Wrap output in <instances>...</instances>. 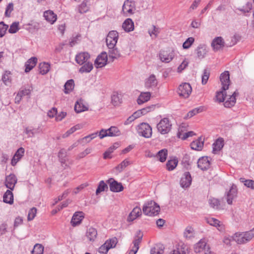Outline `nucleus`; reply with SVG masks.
<instances>
[{
    "label": "nucleus",
    "instance_id": "09e8293b",
    "mask_svg": "<svg viewBox=\"0 0 254 254\" xmlns=\"http://www.w3.org/2000/svg\"><path fill=\"white\" fill-rule=\"evenodd\" d=\"M178 160L177 159H174L172 160H170L168 161L166 164V167L167 169L169 171L173 170L177 166L178 164Z\"/></svg>",
    "mask_w": 254,
    "mask_h": 254
},
{
    "label": "nucleus",
    "instance_id": "f3484780",
    "mask_svg": "<svg viewBox=\"0 0 254 254\" xmlns=\"http://www.w3.org/2000/svg\"><path fill=\"white\" fill-rule=\"evenodd\" d=\"M220 79L222 85V89L226 91L228 89L230 84V75L229 71H225L220 76Z\"/></svg>",
    "mask_w": 254,
    "mask_h": 254
},
{
    "label": "nucleus",
    "instance_id": "e2e57ef3",
    "mask_svg": "<svg viewBox=\"0 0 254 254\" xmlns=\"http://www.w3.org/2000/svg\"><path fill=\"white\" fill-rule=\"evenodd\" d=\"M209 75L210 72L209 70L207 69H204L203 71V73L202 75L201 83L202 84L204 85L207 83L209 77Z\"/></svg>",
    "mask_w": 254,
    "mask_h": 254
},
{
    "label": "nucleus",
    "instance_id": "8fccbe9b",
    "mask_svg": "<svg viewBox=\"0 0 254 254\" xmlns=\"http://www.w3.org/2000/svg\"><path fill=\"white\" fill-rule=\"evenodd\" d=\"M44 251V247L41 244H36L33 251H32V254H43Z\"/></svg>",
    "mask_w": 254,
    "mask_h": 254
},
{
    "label": "nucleus",
    "instance_id": "49530a36",
    "mask_svg": "<svg viewBox=\"0 0 254 254\" xmlns=\"http://www.w3.org/2000/svg\"><path fill=\"white\" fill-rule=\"evenodd\" d=\"M108 189V186L104 181H101L99 182L97 189L96 190V194L98 195L101 192L106 190Z\"/></svg>",
    "mask_w": 254,
    "mask_h": 254
},
{
    "label": "nucleus",
    "instance_id": "603ef678",
    "mask_svg": "<svg viewBox=\"0 0 254 254\" xmlns=\"http://www.w3.org/2000/svg\"><path fill=\"white\" fill-rule=\"evenodd\" d=\"M105 243L106 245L107 244L108 248H109V249H110L116 247L118 243V239L117 238L114 237L106 241Z\"/></svg>",
    "mask_w": 254,
    "mask_h": 254
},
{
    "label": "nucleus",
    "instance_id": "dca6fc26",
    "mask_svg": "<svg viewBox=\"0 0 254 254\" xmlns=\"http://www.w3.org/2000/svg\"><path fill=\"white\" fill-rule=\"evenodd\" d=\"M17 181L16 176L13 174H10L5 177V185L9 190H13Z\"/></svg>",
    "mask_w": 254,
    "mask_h": 254
},
{
    "label": "nucleus",
    "instance_id": "2eb2a0df",
    "mask_svg": "<svg viewBox=\"0 0 254 254\" xmlns=\"http://www.w3.org/2000/svg\"><path fill=\"white\" fill-rule=\"evenodd\" d=\"M211 45L213 51L216 52L224 47L225 41L222 37H217L212 40Z\"/></svg>",
    "mask_w": 254,
    "mask_h": 254
},
{
    "label": "nucleus",
    "instance_id": "a18cd8bd",
    "mask_svg": "<svg viewBox=\"0 0 254 254\" xmlns=\"http://www.w3.org/2000/svg\"><path fill=\"white\" fill-rule=\"evenodd\" d=\"M164 247L162 245H159L152 248L150 250V254H163Z\"/></svg>",
    "mask_w": 254,
    "mask_h": 254
},
{
    "label": "nucleus",
    "instance_id": "a878e982",
    "mask_svg": "<svg viewBox=\"0 0 254 254\" xmlns=\"http://www.w3.org/2000/svg\"><path fill=\"white\" fill-rule=\"evenodd\" d=\"M184 237L187 240H190L195 236V231L193 228L190 226H188L183 233Z\"/></svg>",
    "mask_w": 254,
    "mask_h": 254
},
{
    "label": "nucleus",
    "instance_id": "1a4fd4ad",
    "mask_svg": "<svg viewBox=\"0 0 254 254\" xmlns=\"http://www.w3.org/2000/svg\"><path fill=\"white\" fill-rule=\"evenodd\" d=\"M143 237V233L141 231L138 230L133 241V246L128 254H135L139 249V245L141 243Z\"/></svg>",
    "mask_w": 254,
    "mask_h": 254
},
{
    "label": "nucleus",
    "instance_id": "9b49d317",
    "mask_svg": "<svg viewBox=\"0 0 254 254\" xmlns=\"http://www.w3.org/2000/svg\"><path fill=\"white\" fill-rule=\"evenodd\" d=\"M238 194V189L236 185L233 184L229 190L226 193V201L228 204L232 205L233 200L236 198Z\"/></svg>",
    "mask_w": 254,
    "mask_h": 254
},
{
    "label": "nucleus",
    "instance_id": "680f3d73",
    "mask_svg": "<svg viewBox=\"0 0 254 254\" xmlns=\"http://www.w3.org/2000/svg\"><path fill=\"white\" fill-rule=\"evenodd\" d=\"M8 26L3 22H0V37H2L5 34Z\"/></svg>",
    "mask_w": 254,
    "mask_h": 254
},
{
    "label": "nucleus",
    "instance_id": "0e129e2a",
    "mask_svg": "<svg viewBox=\"0 0 254 254\" xmlns=\"http://www.w3.org/2000/svg\"><path fill=\"white\" fill-rule=\"evenodd\" d=\"M202 111V109L200 107L195 108L191 111H190L187 115L186 118H191L193 116L196 115L198 113H200Z\"/></svg>",
    "mask_w": 254,
    "mask_h": 254
},
{
    "label": "nucleus",
    "instance_id": "423d86ee",
    "mask_svg": "<svg viewBox=\"0 0 254 254\" xmlns=\"http://www.w3.org/2000/svg\"><path fill=\"white\" fill-rule=\"evenodd\" d=\"M136 10L134 1L129 0L125 1L122 7V12L125 16H129L134 13Z\"/></svg>",
    "mask_w": 254,
    "mask_h": 254
},
{
    "label": "nucleus",
    "instance_id": "bf43d9fd",
    "mask_svg": "<svg viewBox=\"0 0 254 254\" xmlns=\"http://www.w3.org/2000/svg\"><path fill=\"white\" fill-rule=\"evenodd\" d=\"M89 10V8L87 5L86 2L83 1L78 7V11L80 13H84L87 12Z\"/></svg>",
    "mask_w": 254,
    "mask_h": 254
},
{
    "label": "nucleus",
    "instance_id": "f257e3e1",
    "mask_svg": "<svg viewBox=\"0 0 254 254\" xmlns=\"http://www.w3.org/2000/svg\"><path fill=\"white\" fill-rule=\"evenodd\" d=\"M232 238L239 245L245 244L254 238V228L248 231L236 232Z\"/></svg>",
    "mask_w": 254,
    "mask_h": 254
},
{
    "label": "nucleus",
    "instance_id": "4468645a",
    "mask_svg": "<svg viewBox=\"0 0 254 254\" xmlns=\"http://www.w3.org/2000/svg\"><path fill=\"white\" fill-rule=\"evenodd\" d=\"M206 222L211 226L217 228L218 230L223 232L225 230V226L223 223L214 218L210 217L205 219Z\"/></svg>",
    "mask_w": 254,
    "mask_h": 254
},
{
    "label": "nucleus",
    "instance_id": "e433bc0d",
    "mask_svg": "<svg viewBox=\"0 0 254 254\" xmlns=\"http://www.w3.org/2000/svg\"><path fill=\"white\" fill-rule=\"evenodd\" d=\"M223 139L222 138L217 139L213 144V153L216 154L223 147Z\"/></svg>",
    "mask_w": 254,
    "mask_h": 254
},
{
    "label": "nucleus",
    "instance_id": "052dcab7",
    "mask_svg": "<svg viewBox=\"0 0 254 254\" xmlns=\"http://www.w3.org/2000/svg\"><path fill=\"white\" fill-rule=\"evenodd\" d=\"M25 132L30 137L34 136L35 134L38 133V129L37 128H29L28 127L26 128Z\"/></svg>",
    "mask_w": 254,
    "mask_h": 254
},
{
    "label": "nucleus",
    "instance_id": "de8ad7c7",
    "mask_svg": "<svg viewBox=\"0 0 254 254\" xmlns=\"http://www.w3.org/2000/svg\"><path fill=\"white\" fill-rule=\"evenodd\" d=\"M93 68V65L92 63L87 62L85 64L81 66L79 69V72L81 73L89 72Z\"/></svg>",
    "mask_w": 254,
    "mask_h": 254
},
{
    "label": "nucleus",
    "instance_id": "ea45409f",
    "mask_svg": "<svg viewBox=\"0 0 254 254\" xmlns=\"http://www.w3.org/2000/svg\"><path fill=\"white\" fill-rule=\"evenodd\" d=\"M50 64L47 63H42L39 64V72L42 74H47L50 70Z\"/></svg>",
    "mask_w": 254,
    "mask_h": 254
},
{
    "label": "nucleus",
    "instance_id": "7ed1b4c3",
    "mask_svg": "<svg viewBox=\"0 0 254 254\" xmlns=\"http://www.w3.org/2000/svg\"><path fill=\"white\" fill-rule=\"evenodd\" d=\"M160 210L159 205L154 201L145 203L142 208L143 213L150 216L157 215Z\"/></svg>",
    "mask_w": 254,
    "mask_h": 254
},
{
    "label": "nucleus",
    "instance_id": "a211bd4d",
    "mask_svg": "<svg viewBox=\"0 0 254 254\" xmlns=\"http://www.w3.org/2000/svg\"><path fill=\"white\" fill-rule=\"evenodd\" d=\"M107 55L106 52H102L95 61V65L97 68L105 66L107 62Z\"/></svg>",
    "mask_w": 254,
    "mask_h": 254
},
{
    "label": "nucleus",
    "instance_id": "69168bd1",
    "mask_svg": "<svg viewBox=\"0 0 254 254\" xmlns=\"http://www.w3.org/2000/svg\"><path fill=\"white\" fill-rule=\"evenodd\" d=\"M13 10V4L12 2L9 3L7 5L4 15L6 17H10L11 12Z\"/></svg>",
    "mask_w": 254,
    "mask_h": 254
},
{
    "label": "nucleus",
    "instance_id": "c03bdc74",
    "mask_svg": "<svg viewBox=\"0 0 254 254\" xmlns=\"http://www.w3.org/2000/svg\"><path fill=\"white\" fill-rule=\"evenodd\" d=\"M130 164V162L128 160L125 159L119 165L116 166L115 167V169L118 173H121Z\"/></svg>",
    "mask_w": 254,
    "mask_h": 254
},
{
    "label": "nucleus",
    "instance_id": "a19ab883",
    "mask_svg": "<svg viewBox=\"0 0 254 254\" xmlns=\"http://www.w3.org/2000/svg\"><path fill=\"white\" fill-rule=\"evenodd\" d=\"M167 155V150L166 149H163L158 152V153L156 154V157L158 158L160 162H163L166 160Z\"/></svg>",
    "mask_w": 254,
    "mask_h": 254
},
{
    "label": "nucleus",
    "instance_id": "aec40b11",
    "mask_svg": "<svg viewBox=\"0 0 254 254\" xmlns=\"http://www.w3.org/2000/svg\"><path fill=\"white\" fill-rule=\"evenodd\" d=\"M238 93L235 91L232 95L229 96V97L227 98L226 97V101L224 103V105L226 108H231L234 106L236 103V96L238 95Z\"/></svg>",
    "mask_w": 254,
    "mask_h": 254
},
{
    "label": "nucleus",
    "instance_id": "0eeeda50",
    "mask_svg": "<svg viewBox=\"0 0 254 254\" xmlns=\"http://www.w3.org/2000/svg\"><path fill=\"white\" fill-rule=\"evenodd\" d=\"M137 130L139 135L145 138H150L152 135V128L147 123L140 124L138 125Z\"/></svg>",
    "mask_w": 254,
    "mask_h": 254
},
{
    "label": "nucleus",
    "instance_id": "4be33fe9",
    "mask_svg": "<svg viewBox=\"0 0 254 254\" xmlns=\"http://www.w3.org/2000/svg\"><path fill=\"white\" fill-rule=\"evenodd\" d=\"M24 153V149L22 147L19 148L14 154L11 162L12 166H14L21 159Z\"/></svg>",
    "mask_w": 254,
    "mask_h": 254
},
{
    "label": "nucleus",
    "instance_id": "72a5a7b5",
    "mask_svg": "<svg viewBox=\"0 0 254 254\" xmlns=\"http://www.w3.org/2000/svg\"><path fill=\"white\" fill-rule=\"evenodd\" d=\"M142 212L140 208L136 206L134 207L129 213L127 219L128 221H132L140 216Z\"/></svg>",
    "mask_w": 254,
    "mask_h": 254
},
{
    "label": "nucleus",
    "instance_id": "393cba45",
    "mask_svg": "<svg viewBox=\"0 0 254 254\" xmlns=\"http://www.w3.org/2000/svg\"><path fill=\"white\" fill-rule=\"evenodd\" d=\"M44 17L48 22L52 24H54L57 19V15L51 10L45 11L44 13Z\"/></svg>",
    "mask_w": 254,
    "mask_h": 254
},
{
    "label": "nucleus",
    "instance_id": "6e6d98bb",
    "mask_svg": "<svg viewBox=\"0 0 254 254\" xmlns=\"http://www.w3.org/2000/svg\"><path fill=\"white\" fill-rule=\"evenodd\" d=\"M37 213V209L35 207H32L31 208L28 214L27 220L30 221L32 220L36 216Z\"/></svg>",
    "mask_w": 254,
    "mask_h": 254
},
{
    "label": "nucleus",
    "instance_id": "39448f33",
    "mask_svg": "<svg viewBox=\"0 0 254 254\" xmlns=\"http://www.w3.org/2000/svg\"><path fill=\"white\" fill-rule=\"evenodd\" d=\"M121 135V131L118 127L112 126L107 129H102L99 132V136L102 139L107 136H117Z\"/></svg>",
    "mask_w": 254,
    "mask_h": 254
},
{
    "label": "nucleus",
    "instance_id": "c756f323",
    "mask_svg": "<svg viewBox=\"0 0 254 254\" xmlns=\"http://www.w3.org/2000/svg\"><path fill=\"white\" fill-rule=\"evenodd\" d=\"M157 84L155 76L153 74L151 75L147 79H146L145 82V86L147 89L155 87Z\"/></svg>",
    "mask_w": 254,
    "mask_h": 254
},
{
    "label": "nucleus",
    "instance_id": "79ce46f5",
    "mask_svg": "<svg viewBox=\"0 0 254 254\" xmlns=\"http://www.w3.org/2000/svg\"><path fill=\"white\" fill-rule=\"evenodd\" d=\"M226 97V94L225 91L222 89L221 91H217L216 92L214 100L215 101L219 102H224Z\"/></svg>",
    "mask_w": 254,
    "mask_h": 254
},
{
    "label": "nucleus",
    "instance_id": "3c124183",
    "mask_svg": "<svg viewBox=\"0 0 254 254\" xmlns=\"http://www.w3.org/2000/svg\"><path fill=\"white\" fill-rule=\"evenodd\" d=\"M241 182L243 183L246 187L252 189H254V181L252 180H245V178H241L240 179Z\"/></svg>",
    "mask_w": 254,
    "mask_h": 254
},
{
    "label": "nucleus",
    "instance_id": "bb28decb",
    "mask_svg": "<svg viewBox=\"0 0 254 254\" xmlns=\"http://www.w3.org/2000/svg\"><path fill=\"white\" fill-rule=\"evenodd\" d=\"M150 92H141L137 99V103L138 105H141L148 101L150 100Z\"/></svg>",
    "mask_w": 254,
    "mask_h": 254
},
{
    "label": "nucleus",
    "instance_id": "13d9d810",
    "mask_svg": "<svg viewBox=\"0 0 254 254\" xmlns=\"http://www.w3.org/2000/svg\"><path fill=\"white\" fill-rule=\"evenodd\" d=\"M156 108L155 105H151L145 108L140 109L142 115H146L149 112L153 111Z\"/></svg>",
    "mask_w": 254,
    "mask_h": 254
},
{
    "label": "nucleus",
    "instance_id": "f704fd0d",
    "mask_svg": "<svg viewBox=\"0 0 254 254\" xmlns=\"http://www.w3.org/2000/svg\"><path fill=\"white\" fill-rule=\"evenodd\" d=\"M87 110L88 107L83 104L82 100L80 99L76 102L74 105V110L76 113H81Z\"/></svg>",
    "mask_w": 254,
    "mask_h": 254
},
{
    "label": "nucleus",
    "instance_id": "b1692460",
    "mask_svg": "<svg viewBox=\"0 0 254 254\" xmlns=\"http://www.w3.org/2000/svg\"><path fill=\"white\" fill-rule=\"evenodd\" d=\"M84 218L82 212H76L73 214L71 220V224L73 226H77L80 224Z\"/></svg>",
    "mask_w": 254,
    "mask_h": 254
},
{
    "label": "nucleus",
    "instance_id": "c9c22d12",
    "mask_svg": "<svg viewBox=\"0 0 254 254\" xmlns=\"http://www.w3.org/2000/svg\"><path fill=\"white\" fill-rule=\"evenodd\" d=\"M12 190H8L3 194V202L9 204H12L13 203V195L11 191Z\"/></svg>",
    "mask_w": 254,
    "mask_h": 254
},
{
    "label": "nucleus",
    "instance_id": "2f4dec72",
    "mask_svg": "<svg viewBox=\"0 0 254 254\" xmlns=\"http://www.w3.org/2000/svg\"><path fill=\"white\" fill-rule=\"evenodd\" d=\"M206 242L205 240L201 239L194 246V250L196 253H199L204 251L206 249Z\"/></svg>",
    "mask_w": 254,
    "mask_h": 254
},
{
    "label": "nucleus",
    "instance_id": "f03ea898",
    "mask_svg": "<svg viewBox=\"0 0 254 254\" xmlns=\"http://www.w3.org/2000/svg\"><path fill=\"white\" fill-rule=\"evenodd\" d=\"M172 124L169 118L164 117L156 125L158 131L162 135L168 134L172 129Z\"/></svg>",
    "mask_w": 254,
    "mask_h": 254
},
{
    "label": "nucleus",
    "instance_id": "473e14b6",
    "mask_svg": "<svg viewBox=\"0 0 254 254\" xmlns=\"http://www.w3.org/2000/svg\"><path fill=\"white\" fill-rule=\"evenodd\" d=\"M122 27L126 32L132 31L134 29V23L130 18H127L123 22Z\"/></svg>",
    "mask_w": 254,
    "mask_h": 254
},
{
    "label": "nucleus",
    "instance_id": "20e7f679",
    "mask_svg": "<svg viewBox=\"0 0 254 254\" xmlns=\"http://www.w3.org/2000/svg\"><path fill=\"white\" fill-rule=\"evenodd\" d=\"M191 92V86L189 83L187 82L181 84L177 89V93L179 96L185 99L188 98Z\"/></svg>",
    "mask_w": 254,
    "mask_h": 254
},
{
    "label": "nucleus",
    "instance_id": "c85d7f7f",
    "mask_svg": "<svg viewBox=\"0 0 254 254\" xmlns=\"http://www.w3.org/2000/svg\"><path fill=\"white\" fill-rule=\"evenodd\" d=\"M37 63V59L36 57H32L29 59L25 63V72H29L36 65Z\"/></svg>",
    "mask_w": 254,
    "mask_h": 254
},
{
    "label": "nucleus",
    "instance_id": "4c0bfd02",
    "mask_svg": "<svg viewBox=\"0 0 254 254\" xmlns=\"http://www.w3.org/2000/svg\"><path fill=\"white\" fill-rule=\"evenodd\" d=\"M109 58L112 59V61H113L114 59H117L120 56V54L117 48L115 47L113 48H109Z\"/></svg>",
    "mask_w": 254,
    "mask_h": 254
},
{
    "label": "nucleus",
    "instance_id": "5fc2aeb1",
    "mask_svg": "<svg viewBox=\"0 0 254 254\" xmlns=\"http://www.w3.org/2000/svg\"><path fill=\"white\" fill-rule=\"evenodd\" d=\"M194 41V39L193 37L188 38L186 41L183 43V47L185 49H188L190 47Z\"/></svg>",
    "mask_w": 254,
    "mask_h": 254
},
{
    "label": "nucleus",
    "instance_id": "7c9ffc66",
    "mask_svg": "<svg viewBox=\"0 0 254 254\" xmlns=\"http://www.w3.org/2000/svg\"><path fill=\"white\" fill-rule=\"evenodd\" d=\"M97 236V231L93 227L89 228L86 231V236L90 241H94Z\"/></svg>",
    "mask_w": 254,
    "mask_h": 254
},
{
    "label": "nucleus",
    "instance_id": "f8f14e48",
    "mask_svg": "<svg viewBox=\"0 0 254 254\" xmlns=\"http://www.w3.org/2000/svg\"><path fill=\"white\" fill-rule=\"evenodd\" d=\"M110 190L113 192H121L124 190V187L121 183H119L113 178H110L108 181Z\"/></svg>",
    "mask_w": 254,
    "mask_h": 254
},
{
    "label": "nucleus",
    "instance_id": "774afa93",
    "mask_svg": "<svg viewBox=\"0 0 254 254\" xmlns=\"http://www.w3.org/2000/svg\"><path fill=\"white\" fill-rule=\"evenodd\" d=\"M109 250V248H108L107 244L106 245V243L99 248V252L102 254H106Z\"/></svg>",
    "mask_w": 254,
    "mask_h": 254
},
{
    "label": "nucleus",
    "instance_id": "864d4df0",
    "mask_svg": "<svg viewBox=\"0 0 254 254\" xmlns=\"http://www.w3.org/2000/svg\"><path fill=\"white\" fill-rule=\"evenodd\" d=\"M92 149L91 147L86 148L83 151L79 153L76 157V159L79 160L84 158L92 152Z\"/></svg>",
    "mask_w": 254,
    "mask_h": 254
},
{
    "label": "nucleus",
    "instance_id": "cd10ccee",
    "mask_svg": "<svg viewBox=\"0 0 254 254\" xmlns=\"http://www.w3.org/2000/svg\"><path fill=\"white\" fill-rule=\"evenodd\" d=\"M195 52L198 59H203L207 53L206 46L204 45H199L196 49Z\"/></svg>",
    "mask_w": 254,
    "mask_h": 254
},
{
    "label": "nucleus",
    "instance_id": "9d476101",
    "mask_svg": "<svg viewBox=\"0 0 254 254\" xmlns=\"http://www.w3.org/2000/svg\"><path fill=\"white\" fill-rule=\"evenodd\" d=\"M174 57V52L173 50H161L159 53L160 60L166 63L171 62Z\"/></svg>",
    "mask_w": 254,
    "mask_h": 254
},
{
    "label": "nucleus",
    "instance_id": "37998d69",
    "mask_svg": "<svg viewBox=\"0 0 254 254\" xmlns=\"http://www.w3.org/2000/svg\"><path fill=\"white\" fill-rule=\"evenodd\" d=\"M64 93L68 94L70 93L73 89L74 86V80L70 79L67 80L64 84Z\"/></svg>",
    "mask_w": 254,
    "mask_h": 254
},
{
    "label": "nucleus",
    "instance_id": "6e6552de",
    "mask_svg": "<svg viewBox=\"0 0 254 254\" xmlns=\"http://www.w3.org/2000/svg\"><path fill=\"white\" fill-rule=\"evenodd\" d=\"M119 34L117 31H110L106 38V43L108 48H113L115 47L118 40Z\"/></svg>",
    "mask_w": 254,
    "mask_h": 254
},
{
    "label": "nucleus",
    "instance_id": "6ab92c4d",
    "mask_svg": "<svg viewBox=\"0 0 254 254\" xmlns=\"http://www.w3.org/2000/svg\"><path fill=\"white\" fill-rule=\"evenodd\" d=\"M210 166V163L207 157H202L197 161V167L202 171L208 169Z\"/></svg>",
    "mask_w": 254,
    "mask_h": 254
},
{
    "label": "nucleus",
    "instance_id": "338daca9",
    "mask_svg": "<svg viewBox=\"0 0 254 254\" xmlns=\"http://www.w3.org/2000/svg\"><path fill=\"white\" fill-rule=\"evenodd\" d=\"M18 22H13L10 26L9 29H8V32L10 33H15L18 30Z\"/></svg>",
    "mask_w": 254,
    "mask_h": 254
},
{
    "label": "nucleus",
    "instance_id": "5701e85b",
    "mask_svg": "<svg viewBox=\"0 0 254 254\" xmlns=\"http://www.w3.org/2000/svg\"><path fill=\"white\" fill-rule=\"evenodd\" d=\"M204 144V139L199 137L197 139L192 141L190 143V147L192 149L200 151L201 150Z\"/></svg>",
    "mask_w": 254,
    "mask_h": 254
},
{
    "label": "nucleus",
    "instance_id": "ddd939ff",
    "mask_svg": "<svg viewBox=\"0 0 254 254\" xmlns=\"http://www.w3.org/2000/svg\"><path fill=\"white\" fill-rule=\"evenodd\" d=\"M192 178L190 173L189 172H185L180 180V185L183 188H188L190 187L191 184Z\"/></svg>",
    "mask_w": 254,
    "mask_h": 254
},
{
    "label": "nucleus",
    "instance_id": "58836bf2",
    "mask_svg": "<svg viewBox=\"0 0 254 254\" xmlns=\"http://www.w3.org/2000/svg\"><path fill=\"white\" fill-rule=\"evenodd\" d=\"M112 103L114 106H117L122 102V95L117 92H114L111 97Z\"/></svg>",
    "mask_w": 254,
    "mask_h": 254
},
{
    "label": "nucleus",
    "instance_id": "4d7b16f0",
    "mask_svg": "<svg viewBox=\"0 0 254 254\" xmlns=\"http://www.w3.org/2000/svg\"><path fill=\"white\" fill-rule=\"evenodd\" d=\"M210 206L214 209H218L219 207V201L216 198H211L209 200Z\"/></svg>",
    "mask_w": 254,
    "mask_h": 254
},
{
    "label": "nucleus",
    "instance_id": "412c9836",
    "mask_svg": "<svg viewBox=\"0 0 254 254\" xmlns=\"http://www.w3.org/2000/svg\"><path fill=\"white\" fill-rule=\"evenodd\" d=\"M90 58V55L88 53L83 52L77 55L75 57V61L77 64L82 65L83 64L88 62Z\"/></svg>",
    "mask_w": 254,
    "mask_h": 254
}]
</instances>
